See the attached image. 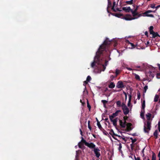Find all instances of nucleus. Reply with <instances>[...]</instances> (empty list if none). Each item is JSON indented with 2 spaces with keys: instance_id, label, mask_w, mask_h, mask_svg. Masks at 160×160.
<instances>
[{
  "instance_id": "obj_1",
  "label": "nucleus",
  "mask_w": 160,
  "mask_h": 160,
  "mask_svg": "<svg viewBox=\"0 0 160 160\" xmlns=\"http://www.w3.org/2000/svg\"><path fill=\"white\" fill-rule=\"evenodd\" d=\"M110 41L107 39L101 45L97 52L96 55L95 56L94 61L91 64V67L92 68L97 67L99 68L97 73H100L102 71H104L106 69V67L108 65V61L105 60V65L103 64L104 60L100 59L99 58V55L101 54L102 52L105 50L106 48V45L109 44ZM96 72V71H95Z\"/></svg>"
},
{
  "instance_id": "obj_2",
  "label": "nucleus",
  "mask_w": 160,
  "mask_h": 160,
  "mask_svg": "<svg viewBox=\"0 0 160 160\" xmlns=\"http://www.w3.org/2000/svg\"><path fill=\"white\" fill-rule=\"evenodd\" d=\"M151 114L148 113L146 114V117L147 118V123L145 124L144 126V131L145 132L148 133L151 129V124L152 119H151Z\"/></svg>"
},
{
  "instance_id": "obj_3",
  "label": "nucleus",
  "mask_w": 160,
  "mask_h": 160,
  "mask_svg": "<svg viewBox=\"0 0 160 160\" xmlns=\"http://www.w3.org/2000/svg\"><path fill=\"white\" fill-rule=\"evenodd\" d=\"M82 141L85 144V145L91 149L96 148V145L94 144L93 143L91 142L89 143L87 142L84 139L82 138Z\"/></svg>"
},
{
  "instance_id": "obj_4",
  "label": "nucleus",
  "mask_w": 160,
  "mask_h": 160,
  "mask_svg": "<svg viewBox=\"0 0 160 160\" xmlns=\"http://www.w3.org/2000/svg\"><path fill=\"white\" fill-rule=\"evenodd\" d=\"M122 107L124 114L125 115L128 114L129 113V111L127 106L124 103H122Z\"/></svg>"
},
{
  "instance_id": "obj_5",
  "label": "nucleus",
  "mask_w": 160,
  "mask_h": 160,
  "mask_svg": "<svg viewBox=\"0 0 160 160\" xmlns=\"http://www.w3.org/2000/svg\"><path fill=\"white\" fill-rule=\"evenodd\" d=\"M138 18H133L132 17L130 14H127L123 18V19L127 21H130L135 19H137Z\"/></svg>"
},
{
  "instance_id": "obj_6",
  "label": "nucleus",
  "mask_w": 160,
  "mask_h": 160,
  "mask_svg": "<svg viewBox=\"0 0 160 160\" xmlns=\"http://www.w3.org/2000/svg\"><path fill=\"white\" fill-rule=\"evenodd\" d=\"M131 12L132 16L134 18H138L141 16V14H139L136 11L133 10L132 9L131 10Z\"/></svg>"
},
{
  "instance_id": "obj_7",
  "label": "nucleus",
  "mask_w": 160,
  "mask_h": 160,
  "mask_svg": "<svg viewBox=\"0 0 160 160\" xmlns=\"http://www.w3.org/2000/svg\"><path fill=\"white\" fill-rule=\"evenodd\" d=\"M121 111L118 110L115 113H113L111 115L109 116V118L110 119H111L112 118H114L118 116V114L119 112H121Z\"/></svg>"
},
{
  "instance_id": "obj_8",
  "label": "nucleus",
  "mask_w": 160,
  "mask_h": 160,
  "mask_svg": "<svg viewBox=\"0 0 160 160\" xmlns=\"http://www.w3.org/2000/svg\"><path fill=\"white\" fill-rule=\"evenodd\" d=\"M100 150L98 148H94V152L97 158H99L100 156V154L99 152Z\"/></svg>"
},
{
  "instance_id": "obj_9",
  "label": "nucleus",
  "mask_w": 160,
  "mask_h": 160,
  "mask_svg": "<svg viewBox=\"0 0 160 160\" xmlns=\"http://www.w3.org/2000/svg\"><path fill=\"white\" fill-rule=\"evenodd\" d=\"M116 87L118 88H123L124 85L122 82L120 81H119L117 84Z\"/></svg>"
},
{
  "instance_id": "obj_10",
  "label": "nucleus",
  "mask_w": 160,
  "mask_h": 160,
  "mask_svg": "<svg viewBox=\"0 0 160 160\" xmlns=\"http://www.w3.org/2000/svg\"><path fill=\"white\" fill-rule=\"evenodd\" d=\"M111 119H110L111 122H112L114 126H116L117 125V122L118 121V118H117L115 119L112 118Z\"/></svg>"
},
{
  "instance_id": "obj_11",
  "label": "nucleus",
  "mask_w": 160,
  "mask_h": 160,
  "mask_svg": "<svg viewBox=\"0 0 160 160\" xmlns=\"http://www.w3.org/2000/svg\"><path fill=\"white\" fill-rule=\"evenodd\" d=\"M122 9L124 11L126 12H131V10H132L131 9L130 7H123L122 8Z\"/></svg>"
},
{
  "instance_id": "obj_12",
  "label": "nucleus",
  "mask_w": 160,
  "mask_h": 160,
  "mask_svg": "<svg viewBox=\"0 0 160 160\" xmlns=\"http://www.w3.org/2000/svg\"><path fill=\"white\" fill-rule=\"evenodd\" d=\"M113 134L116 136H117L120 139H122L123 140H124L125 141V142H126L127 140L125 139L124 136H123V137H122V136H121L119 135H117L116 134H115L114 133Z\"/></svg>"
},
{
  "instance_id": "obj_13",
  "label": "nucleus",
  "mask_w": 160,
  "mask_h": 160,
  "mask_svg": "<svg viewBox=\"0 0 160 160\" xmlns=\"http://www.w3.org/2000/svg\"><path fill=\"white\" fill-rule=\"evenodd\" d=\"M119 123L120 126L124 128L126 127V125L125 123H123V122L122 120H119Z\"/></svg>"
},
{
  "instance_id": "obj_14",
  "label": "nucleus",
  "mask_w": 160,
  "mask_h": 160,
  "mask_svg": "<svg viewBox=\"0 0 160 160\" xmlns=\"http://www.w3.org/2000/svg\"><path fill=\"white\" fill-rule=\"evenodd\" d=\"M145 112L144 110H142L141 111V112L140 113V116L141 118L143 119H144V113Z\"/></svg>"
},
{
  "instance_id": "obj_15",
  "label": "nucleus",
  "mask_w": 160,
  "mask_h": 160,
  "mask_svg": "<svg viewBox=\"0 0 160 160\" xmlns=\"http://www.w3.org/2000/svg\"><path fill=\"white\" fill-rule=\"evenodd\" d=\"M115 84L113 82H111L109 85L108 87L110 88H112L115 87Z\"/></svg>"
},
{
  "instance_id": "obj_16",
  "label": "nucleus",
  "mask_w": 160,
  "mask_h": 160,
  "mask_svg": "<svg viewBox=\"0 0 160 160\" xmlns=\"http://www.w3.org/2000/svg\"><path fill=\"white\" fill-rule=\"evenodd\" d=\"M158 131L157 130H156L154 132L153 135L155 137V139H157L158 138Z\"/></svg>"
},
{
  "instance_id": "obj_17",
  "label": "nucleus",
  "mask_w": 160,
  "mask_h": 160,
  "mask_svg": "<svg viewBox=\"0 0 160 160\" xmlns=\"http://www.w3.org/2000/svg\"><path fill=\"white\" fill-rule=\"evenodd\" d=\"M97 125L101 131H102V130L103 129L102 128L100 123L99 122H98L97 123Z\"/></svg>"
},
{
  "instance_id": "obj_18",
  "label": "nucleus",
  "mask_w": 160,
  "mask_h": 160,
  "mask_svg": "<svg viewBox=\"0 0 160 160\" xmlns=\"http://www.w3.org/2000/svg\"><path fill=\"white\" fill-rule=\"evenodd\" d=\"M119 146V147L118 148V150H119V151L121 153H122V151L121 150V149L122 148V145L121 144V143L119 142V144H117Z\"/></svg>"
},
{
  "instance_id": "obj_19",
  "label": "nucleus",
  "mask_w": 160,
  "mask_h": 160,
  "mask_svg": "<svg viewBox=\"0 0 160 160\" xmlns=\"http://www.w3.org/2000/svg\"><path fill=\"white\" fill-rule=\"evenodd\" d=\"M159 96L158 95L156 94L154 97V101L155 102H157L158 100Z\"/></svg>"
},
{
  "instance_id": "obj_20",
  "label": "nucleus",
  "mask_w": 160,
  "mask_h": 160,
  "mask_svg": "<svg viewBox=\"0 0 160 160\" xmlns=\"http://www.w3.org/2000/svg\"><path fill=\"white\" fill-rule=\"evenodd\" d=\"M152 34V37L153 38H155L158 36V33H155L154 32H153L152 33L150 34Z\"/></svg>"
},
{
  "instance_id": "obj_21",
  "label": "nucleus",
  "mask_w": 160,
  "mask_h": 160,
  "mask_svg": "<svg viewBox=\"0 0 160 160\" xmlns=\"http://www.w3.org/2000/svg\"><path fill=\"white\" fill-rule=\"evenodd\" d=\"M131 95H129V100L128 101V107H129L130 106V105L131 104Z\"/></svg>"
},
{
  "instance_id": "obj_22",
  "label": "nucleus",
  "mask_w": 160,
  "mask_h": 160,
  "mask_svg": "<svg viewBox=\"0 0 160 160\" xmlns=\"http://www.w3.org/2000/svg\"><path fill=\"white\" fill-rule=\"evenodd\" d=\"M145 106V101L144 100L142 104V110H144V108Z\"/></svg>"
},
{
  "instance_id": "obj_23",
  "label": "nucleus",
  "mask_w": 160,
  "mask_h": 160,
  "mask_svg": "<svg viewBox=\"0 0 160 160\" xmlns=\"http://www.w3.org/2000/svg\"><path fill=\"white\" fill-rule=\"evenodd\" d=\"M153 27L152 26H151L149 28V32L151 34L153 32H154L153 30Z\"/></svg>"
},
{
  "instance_id": "obj_24",
  "label": "nucleus",
  "mask_w": 160,
  "mask_h": 160,
  "mask_svg": "<svg viewBox=\"0 0 160 160\" xmlns=\"http://www.w3.org/2000/svg\"><path fill=\"white\" fill-rule=\"evenodd\" d=\"M101 102L103 103L104 107H105L106 104L107 103L108 101L106 100H102Z\"/></svg>"
},
{
  "instance_id": "obj_25",
  "label": "nucleus",
  "mask_w": 160,
  "mask_h": 160,
  "mask_svg": "<svg viewBox=\"0 0 160 160\" xmlns=\"http://www.w3.org/2000/svg\"><path fill=\"white\" fill-rule=\"evenodd\" d=\"M134 76H135V78L136 79H137V80H140V77L139 76L136 74H134Z\"/></svg>"
},
{
  "instance_id": "obj_26",
  "label": "nucleus",
  "mask_w": 160,
  "mask_h": 160,
  "mask_svg": "<svg viewBox=\"0 0 160 160\" xmlns=\"http://www.w3.org/2000/svg\"><path fill=\"white\" fill-rule=\"evenodd\" d=\"M144 92H143L144 93H145L146 92L147 90L148 89V86L147 85H146L144 87Z\"/></svg>"
},
{
  "instance_id": "obj_27",
  "label": "nucleus",
  "mask_w": 160,
  "mask_h": 160,
  "mask_svg": "<svg viewBox=\"0 0 160 160\" xmlns=\"http://www.w3.org/2000/svg\"><path fill=\"white\" fill-rule=\"evenodd\" d=\"M130 139L131 140L132 142V143H134L137 140V139H133L132 138H130Z\"/></svg>"
},
{
  "instance_id": "obj_28",
  "label": "nucleus",
  "mask_w": 160,
  "mask_h": 160,
  "mask_svg": "<svg viewBox=\"0 0 160 160\" xmlns=\"http://www.w3.org/2000/svg\"><path fill=\"white\" fill-rule=\"evenodd\" d=\"M115 5V2H113V7H112V10H113V11H114V12H116V10L114 8V7Z\"/></svg>"
},
{
  "instance_id": "obj_29",
  "label": "nucleus",
  "mask_w": 160,
  "mask_h": 160,
  "mask_svg": "<svg viewBox=\"0 0 160 160\" xmlns=\"http://www.w3.org/2000/svg\"><path fill=\"white\" fill-rule=\"evenodd\" d=\"M90 121H88V128L90 129V130H91V129H92V128H91V127L90 126Z\"/></svg>"
},
{
  "instance_id": "obj_30",
  "label": "nucleus",
  "mask_w": 160,
  "mask_h": 160,
  "mask_svg": "<svg viewBox=\"0 0 160 160\" xmlns=\"http://www.w3.org/2000/svg\"><path fill=\"white\" fill-rule=\"evenodd\" d=\"M91 77L90 76H88L86 80L88 82H89L91 80Z\"/></svg>"
},
{
  "instance_id": "obj_31",
  "label": "nucleus",
  "mask_w": 160,
  "mask_h": 160,
  "mask_svg": "<svg viewBox=\"0 0 160 160\" xmlns=\"http://www.w3.org/2000/svg\"><path fill=\"white\" fill-rule=\"evenodd\" d=\"M119 72H120L119 70L118 69H116V72H115V73L116 74V77H117V75L119 74Z\"/></svg>"
},
{
  "instance_id": "obj_32",
  "label": "nucleus",
  "mask_w": 160,
  "mask_h": 160,
  "mask_svg": "<svg viewBox=\"0 0 160 160\" xmlns=\"http://www.w3.org/2000/svg\"><path fill=\"white\" fill-rule=\"evenodd\" d=\"M133 0H131L126 2V3L129 4H131L132 3Z\"/></svg>"
},
{
  "instance_id": "obj_33",
  "label": "nucleus",
  "mask_w": 160,
  "mask_h": 160,
  "mask_svg": "<svg viewBox=\"0 0 160 160\" xmlns=\"http://www.w3.org/2000/svg\"><path fill=\"white\" fill-rule=\"evenodd\" d=\"M152 160H156V157L154 154H153L152 156Z\"/></svg>"
},
{
  "instance_id": "obj_34",
  "label": "nucleus",
  "mask_w": 160,
  "mask_h": 160,
  "mask_svg": "<svg viewBox=\"0 0 160 160\" xmlns=\"http://www.w3.org/2000/svg\"><path fill=\"white\" fill-rule=\"evenodd\" d=\"M158 128L159 131L160 132V120L158 122Z\"/></svg>"
},
{
  "instance_id": "obj_35",
  "label": "nucleus",
  "mask_w": 160,
  "mask_h": 160,
  "mask_svg": "<svg viewBox=\"0 0 160 160\" xmlns=\"http://www.w3.org/2000/svg\"><path fill=\"white\" fill-rule=\"evenodd\" d=\"M116 104L118 106H120L121 105V102L120 101H118L116 102Z\"/></svg>"
},
{
  "instance_id": "obj_36",
  "label": "nucleus",
  "mask_w": 160,
  "mask_h": 160,
  "mask_svg": "<svg viewBox=\"0 0 160 160\" xmlns=\"http://www.w3.org/2000/svg\"><path fill=\"white\" fill-rule=\"evenodd\" d=\"M145 14H146V16H147L150 17H154V16L152 14H148V13Z\"/></svg>"
},
{
  "instance_id": "obj_37",
  "label": "nucleus",
  "mask_w": 160,
  "mask_h": 160,
  "mask_svg": "<svg viewBox=\"0 0 160 160\" xmlns=\"http://www.w3.org/2000/svg\"><path fill=\"white\" fill-rule=\"evenodd\" d=\"M78 147L79 148H82V145L80 142H79L78 144Z\"/></svg>"
},
{
  "instance_id": "obj_38",
  "label": "nucleus",
  "mask_w": 160,
  "mask_h": 160,
  "mask_svg": "<svg viewBox=\"0 0 160 160\" xmlns=\"http://www.w3.org/2000/svg\"><path fill=\"white\" fill-rule=\"evenodd\" d=\"M137 96H138V99H140V93L139 92L138 93H137Z\"/></svg>"
},
{
  "instance_id": "obj_39",
  "label": "nucleus",
  "mask_w": 160,
  "mask_h": 160,
  "mask_svg": "<svg viewBox=\"0 0 160 160\" xmlns=\"http://www.w3.org/2000/svg\"><path fill=\"white\" fill-rule=\"evenodd\" d=\"M103 130V134L105 135H107V134H108V132L106 131L105 130H104V129Z\"/></svg>"
},
{
  "instance_id": "obj_40",
  "label": "nucleus",
  "mask_w": 160,
  "mask_h": 160,
  "mask_svg": "<svg viewBox=\"0 0 160 160\" xmlns=\"http://www.w3.org/2000/svg\"><path fill=\"white\" fill-rule=\"evenodd\" d=\"M155 5L153 4H152L151 5V7L152 8H155Z\"/></svg>"
},
{
  "instance_id": "obj_41",
  "label": "nucleus",
  "mask_w": 160,
  "mask_h": 160,
  "mask_svg": "<svg viewBox=\"0 0 160 160\" xmlns=\"http://www.w3.org/2000/svg\"><path fill=\"white\" fill-rule=\"evenodd\" d=\"M88 82V81H87V80L86 81H85L84 82V83L83 84V85L84 86H85L87 84Z\"/></svg>"
},
{
  "instance_id": "obj_42",
  "label": "nucleus",
  "mask_w": 160,
  "mask_h": 160,
  "mask_svg": "<svg viewBox=\"0 0 160 160\" xmlns=\"http://www.w3.org/2000/svg\"><path fill=\"white\" fill-rule=\"evenodd\" d=\"M152 12V11H151V10H148V11H147L145 13V14H147L148 13H149V12Z\"/></svg>"
},
{
  "instance_id": "obj_43",
  "label": "nucleus",
  "mask_w": 160,
  "mask_h": 160,
  "mask_svg": "<svg viewBox=\"0 0 160 160\" xmlns=\"http://www.w3.org/2000/svg\"><path fill=\"white\" fill-rule=\"evenodd\" d=\"M130 44L131 45V46L132 47H133V48L134 47V44H133L132 43L130 42Z\"/></svg>"
},
{
  "instance_id": "obj_44",
  "label": "nucleus",
  "mask_w": 160,
  "mask_h": 160,
  "mask_svg": "<svg viewBox=\"0 0 160 160\" xmlns=\"http://www.w3.org/2000/svg\"><path fill=\"white\" fill-rule=\"evenodd\" d=\"M139 6H136V8H135V9L134 10L135 11H137L138 10V8Z\"/></svg>"
},
{
  "instance_id": "obj_45",
  "label": "nucleus",
  "mask_w": 160,
  "mask_h": 160,
  "mask_svg": "<svg viewBox=\"0 0 160 160\" xmlns=\"http://www.w3.org/2000/svg\"><path fill=\"white\" fill-rule=\"evenodd\" d=\"M135 160H141L140 158L139 157H138L137 158H135Z\"/></svg>"
},
{
  "instance_id": "obj_46",
  "label": "nucleus",
  "mask_w": 160,
  "mask_h": 160,
  "mask_svg": "<svg viewBox=\"0 0 160 160\" xmlns=\"http://www.w3.org/2000/svg\"><path fill=\"white\" fill-rule=\"evenodd\" d=\"M159 7H160V5L156 7L155 8L156 9V10Z\"/></svg>"
},
{
  "instance_id": "obj_47",
  "label": "nucleus",
  "mask_w": 160,
  "mask_h": 160,
  "mask_svg": "<svg viewBox=\"0 0 160 160\" xmlns=\"http://www.w3.org/2000/svg\"><path fill=\"white\" fill-rule=\"evenodd\" d=\"M87 106H88V107L89 108H91V107H90V106L89 105V104L88 102H87Z\"/></svg>"
},
{
  "instance_id": "obj_48",
  "label": "nucleus",
  "mask_w": 160,
  "mask_h": 160,
  "mask_svg": "<svg viewBox=\"0 0 160 160\" xmlns=\"http://www.w3.org/2000/svg\"><path fill=\"white\" fill-rule=\"evenodd\" d=\"M124 122H123V123H125L126 124V119L125 118V117H124Z\"/></svg>"
},
{
  "instance_id": "obj_49",
  "label": "nucleus",
  "mask_w": 160,
  "mask_h": 160,
  "mask_svg": "<svg viewBox=\"0 0 160 160\" xmlns=\"http://www.w3.org/2000/svg\"><path fill=\"white\" fill-rule=\"evenodd\" d=\"M145 35H146V36H148V32H147L146 31V32H145Z\"/></svg>"
},
{
  "instance_id": "obj_50",
  "label": "nucleus",
  "mask_w": 160,
  "mask_h": 160,
  "mask_svg": "<svg viewBox=\"0 0 160 160\" xmlns=\"http://www.w3.org/2000/svg\"><path fill=\"white\" fill-rule=\"evenodd\" d=\"M114 78H115V77L113 75H112L110 76V78H112V79H113Z\"/></svg>"
},
{
  "instance_id": "obj_51",
  "label": "nucleus",
  "mask_w": 160,
  "mask_h": 160,
  "mask_svg": "<svg viewBox=\"0 0 160 160\" xmlns=\"http://www.w3.org/2000/svg\"><path fill=\"white\" fill-rule=\"evenodd\" d=\"M158 157H159V158H160V150L158 154Z\"/></svg>"
},
{
  "instance_id": "obj_52",
  "label": "nucleus",
  "mask_w": 160,
  "mask_h": 160,
  "mask_svg": "<svg viewBox=\"0 0 160 160\" xmlns=\"http://www.w3.org/2000/svg\"><path fill=\"white\" fill-rule=\"evenodd\" d=\"M145 149V148L143 149L142 150V153H143L144 152V150Z\"/></svg>"
},
{
  "instance_id": "obj_53",
  "label": "nucleus",
  "mask_w": 160,
  "mask_h": 160,
  "mask_svg": "<svg viewBox=\"0 0 160 160\" xmlns=\"http://www.w3.org/2000/svg\"><path fill=\"white\" fill-rule=\"evenodd\" d=\"M147 158L145 157L143 158V160H147Z\"/></svg>"
},
{
  "instance_id": "obj_54",
  "label": "nucleus",
  "mask_w": 160,
  "mask_h": 160,
  "mask_svg": "<svg viewBox=\"0 0 160 160\" xmlns=\"http://www.w3.org/2000/svg\"><path fill=\"white\" fill-rule=\"evenodd\" d=\"M127 69L129 70H131L132 69L130 68H127Z\"/></svg>"
},
{
  "instance_id": "obj_55",
  "label": "nucleus",
  "mask_w": 160,
  "mask_h": 160,
  "mask_svg": "<svg viewBox=\"0 0 160 160\" xmlns=\"http://www.w3.org/2000/svg\"><path fill=\"white\" fill-rule=\"evenodd\" d=\"M80 133L81 135H82V130L81 129H80Z\"/></svg>"
},
{
  "instance_id": "obj_56",
  "label": "nucleus",
  "mask_w": 160,
  "mask_h": 160,
  "mask_svg": "<svg viewBox=\"0 0 160 160\" xmlns=\"http://www.w3.org/2000/svg\"><path fill=\"white\" fill-rule=\"evenodd\" d=\"M113 138L115 139V140H117L119 142H120V141L117 139L116 138L114 137L113 136H112Z\"/></svg>"
},
{
  "instance_id": "obj_57",
  "label": "nucleus",
  "mask_w": 160,
  "mask_h": 160,
  "mask_svg": "<svg viewBox=\"0 0 160 160\" xmlns=\"http://www.w3.org/2000/svg\"><path fill=\"white\" fill-rule=\"evenodd\" d=\"M133 143H132L131 144H130V146L131 147H133Z\"/></svg>"
},
{
  "instance_id": "obj_58",
  "label": "nucleus",
  "mask_w": 160,
  "mask_h": 160,
  "mask_svg": "<svg viewBox=\"0 0 160 160\" xmlns=\"http://www.w3.org/2000/svg\"><path fill=\"white\" fill-rule=\"evenodd\" d=\"M149 41H148V42H147V44H146L148 45V44H149Z\"/></svg>"
},
{
  "instance_id": "obj_59",
  "label": "nucleus",
  "mask_w": 160,
  "mask_h": 160,
  "mask_svg": "<svg viewBox=\"0 0 160 160\" xmlns=\"http://www.w3.org/2000/svg\"><path fill=\"white\" fill-rule=\"evenodd\" d=\"M76 152H77V154H76V157L78 156V154H77V151H76Z\"/></svg>"
},
{
  "instance_id": "obj_60",
  "label": "nucleus",
  "mask_w": 160,
  "mask_h": 160,
  "mask_svg": "<svg viewBox=\"0 0 160 160\" xmlns=\"http://www.w3.org/2000/svg\"><path fill=\"white\" fill-rule=\"evenodd\" d=\"M117 10H118V11H121V10H119V9H118V8H117Z\"/></svg>"
},
{
  "instance_id": "obj_61",
  "label": "nucleus",
  "mask_w": 160,
  "mask_h": 160,
  "mask_svg": "<svg viewBox=\"0 0 160 160\" xmlns=\"http://www.w3.org/2000/svg\"><path fill=\"white\" fill-rule=\"evenodd\" d=\"M144 153H143L142 157H144Z\"/></svg>"
},
{
  "instance_id": "obj_62",
  "label": "nucleus",
  "mask_w": 160,
  "mask_h": 160,
  "mask_svg": "<svg viewBox=\"0 0 160 160\" xmlns=\"http://www.w3.org/2000/svg\"><path fill=\"white\" fill-rule=\"evenodd\" d=\"M147 160H150L148 158H147Z\"/></svg>"
},
{
  "instance_id": "obj_63",
  "label": "nucleus",
  "mask_w": 160,
  "mask_h": 160,
  "mask_svg": "<svg viewBox=\"0 0 160 160\" xmlns=\"http://www.w3.org/2000/svg\"><path fill=\"white\" fill-rule=\"evenodd\" d=\"M151 76H152V77H154V76H153V74H152V75H151Z\"/></svg>"
},
{
  "instance_id": "obj_64",
  "label": "nucleus",
  "mask_w": 160,
  "mask_h": 160,
  "mask_svg": "<svg viewBox=\"0 0 160 160\" xmlns=\"http://www.w3.org/2000/svg\"><path fill=\"white\" fill-rule=\"evenodd\" d=\"M107 120H108V118H106L105 119V120L106 121Z\"/></svg>"
}]
</instances>
